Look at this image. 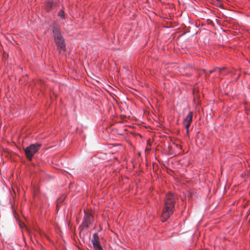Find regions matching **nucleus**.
I'll return each instance as SVG.
<instances>
[{
    "mask_svg": "<svg viewBox=\"0 0 250 250\" xmlns=\"http://www.w3.org/2000/svg\"><path fill=\"white\" fill-rule=\"evenodd\" d=\"M176 200V196L172 193L169 192L167 194L161 216L162 222H165L173 213Z\"/></svg>",
    "mask_w": 250,
    "mask_h": 250,
    "instance_id": "nucleus-1",
    "label": "nucleus"
},
{
    "mask_svg": "<svg viewBox=\"0 0 250 250\" xmlns=\"http://www.w3.org/2000/svg\"><path fill=\"white\" fill-rule=\"evenodd\" d=\"M52 36L54 37L56 43L62 50L65 49L62 37L61 34L60 28L59 26H54L52 28Z\"/></svg>",
    "mask_w": 250,
    "mask_h": 250,
    "instance_id": "nucleus-2",
    "label": "nucleus"
},
{
    "mask_svg": "<svg viewBox=\"0 0 250 250\" xmlns=\"http://www.w3.org/2000/svg\"><path fill=\"white\" fill-rule=\"evenodd\" d=\"M40 147V144H32L26 147L24 151L27 158L31 160L32 157L39 150Z\"/></svg>",
    "mask_w": 250,
    "mask_h": 250,
    "instance_id": "nucleus-3",
    "label": "nucleus"
},
{
    "mask_svg": "<svg viewBox=\"0 0 250 250\" xmlns=\"http://www.w3.org/2000/svg\"><path fill=\"white\" fill-rule=\"evenodd\" d=\"M193 112L190 111L186 117L184 119V122L185 123V127L187 129V132H188V129L190 126V124L192 121Z\"/></svg>",
    "mask_w": 250,
    "mask_h": 250,
    "instance_id": "nucleus-4",
    "label": "nucleus"
},
{
    "mask_svg": "<svg viewBox=\"0 0 250 250\" xmlns=\"http://www.w3.org/2000/svg\"><path fill=\"white\" fill-rule=\"evenodd\" d=\"M91 242L92 243L95 250H103V249L101 246L100 244H99V241L96 238V234H94L92 238L91 239Z\"/></svg>",
    "mask_w": 250,
    "mask_h": 250,
    "instance_id": "nucleus-5",
    "label": "nucleus"
},
{
    "mask_svg": "<svg viewBox=\"0 0 250 250\" xmlns=\"http://www.w3.org/2000/svg\"><path fill=\"white\" fill-rule=\"evenodd\" d=\"M91 219L92 216L90 214L85 215L84 220L87 226L91 223Z\"/></svg>",
    "mask_w": 250,
    "mask_h": 250,
    "instance_id": "nucleus-6",
    "label": "nucleus"
},
{
    "mask_svg": "<svg viewBox=\"0 0 250 250\" xmlns=\"http://www.w3.org/2000/svg\"><path fill=\"white\" fill-rule=\"evenodd\" d=\"M54 3L52 2L49 1L46 3V8L47 10H49L53 5Z\"/></svg>",
    "mask_w": 250,
    "mask_h": 250,
    "instance_id": "nucleus-7",
    "label": "nucleus"
},
{
    "mask_svg": "<svg viewBox=\"0 0 250 250\" xmlns=\"http://www.w3.org/2000/svg\"><path fill=\"white\" fill-rule=\"evenodd\" d=\"M58 16L62 19H64V14L62 10H60V11L58 13Z\"/></svg>",
    "mask_w": 250,
    "mask_h": 250,
    "instance_id": "nucleus-8",
    "label": "nucleus"
},
{
    "mask_svg": "<svg viewBox=\"0 0 250 250\" xmlns=\"http://www.w3.org/2000/svg\"><path fill=\"white\" fill-rule=\"evenodd\" d=\"M221 69L220 68H216L215 69V71L216 72H218V73H220L221 71ZM214 71V70H210V73H211L212 72H213Z\"/></svg>",
    "mask_w": 250,
    "mask_h": 250,
    "instance_id": "nucleus-9",
    "label": "nucleus"
},
{
    "mask_svg": "<svg viewBox=\"0 0 250 250\" xmlns=\"http://www.w3.org/2000/svg\"><path fill=\"white\" fill-rule=\"evenodd\" d=\"M19 225H20V227H21V223L19 224Z\"/></svg>",
    "mask_w": 250,
    "mask_h": 250,
    "instance_id": "nucleus-10",
    "label": "nucleus"
}]
</instances>
